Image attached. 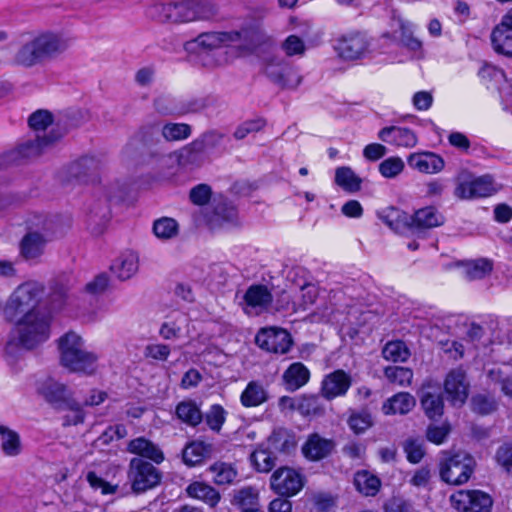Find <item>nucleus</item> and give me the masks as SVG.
<instances>
[{
	"label": "nucleus",
	"instance_id": "obj_64",
	"mask_svg": "<svg viewBox=\"0 0 512 512\" xmlns=\"http://www.w3.org/2000/svg\"><path fill=\"white\" fill-rule=\"evenodd\" d=\"M450 432V427L446 424L441 426L430 425L426 431L427 439L437 445L442 444Z\"/></svg>",
	"mask_w": 512,
	"mask_h": 512
},
{
	"label": "nucleus",
	"instance_id": "obj_51",
	"mask_svg": "<svg viewBox=\"0 0 512 512\" xmlns=\"http://www.w3.org/2000/svg\"><path fill=\"white\" fill-rule=\"evenodd\" d=\"M297 410L304 416H318L325 411L319 396H304L297 404Z\"/></svg>",
	"mask_w": 512,
	"mask_h": 512
},
{
	"label": "nucleus",
	"instance_id": "obj_24",
	"mask_svg": "<svg viewBox=\"0 0 512 512\" xmlns=\"http://www.w3.org/2000/svg\"><path fill=\"white\" fill-rule=\"evenodd\" d=\"M334 441L324 438L318 433L308 436L306 442L302 446V453L305 458L311 461H318L327 457L334 449Z\"/></svg>",
	"mask_w": 512,
	"mask_h": 512
},
{
	"label": "nucleus",
	"instance_id": "obj_55",
	"mask_svg": "<svg viewBox=\"0 0 512 512\" xmlns=\"http://www.w3.org/2000/svg\"><path fill=\"white\" fill-rule=\"evenodd\" d=\"M404 161L397 156L389 157L379 164L380 174L387 179H392L400 175L404 170Z\"/></svg>",
	"mask_w": 512,
	"mask_h": 512
},
{
	"label": "nucleus",
	"instance_id": "obj_27",
	"mask_svg": "<svg viewBox=\"0 0 512 512\" xmlns=\"http://www.w3.org/2000/svg\"><path fill=\"white\" fill-rule=\"evenodd\" d=\"M0 450L6 457H18L23 451L20 434L7 425H0Z\"/></svg>",
	"mask_w": 512,
	"mask_h": 512
},
{
	"label": "nucleus",
	"instance_id": "obj_22",
	"mask_svg": "<svg viewBox=\"0 0 512 512\" xmlns=\"http://www.w3.org/2000/svg\"><path fill=\"white\" fill-rule=\"evenodd\" d=\"M444 390L448 400L454 406L463 405L469 394L466 373L460 368L451 370L446 376Z\"/></svg>",
	"mask_w": 512,
	"mask_h": 512
},
{
	"label": "nucleus",
	"instance_id": "obj_4",
	"mask_svg": "<svg viewBox=\"0 0 512 512\" xmlns=\"http://www.w3.org/2000/svg\"><path fill=\"white\" fill-rule=\"evenodd\" d=\"M45 292L44 285L35 280H28L18 285L4 305V317L10 322L27 316L41 313L38 305Z\"/></svg>",
	"mask_w": 512,
	"mask_h": 512
},
{
	"label": "nucleus",
	"instance_id": "obj_19",
	"mask_svg": "<svg viewBox=\"0 0 512 512\" xmlns=\"http://www.w3.org/2000/svg\"><path fill=\"white\" fill-rule=\"evenodd\" d=\"M189 316L183 312H173L161 323L159 336L166 341H176L181 338L190 337Z\"/></svg>",
	"mask_w": 512,
	"mask_h": 512
},
{
	"label": "nucleus",
	"instance_id": "obj_42",
	"mask_svg": "<svg viewBox=\"0 0 512 512\" xmlns=\"http://www.w3.org/2000/svg\"><path fill=\"white\" fill-rule=\"evenodd\" d=\"M354 484L357 490L366 495L374 496L380 488L379 478L368 471H359L355 474Z\"/></svg>",
	"mask_w": 512,
	"mask_h": 512
},
{
	"label": "nucleus",
	"instance_id": "obj_6",
	"mask_svg": "<svg viewBox=\"0 0 512 512\" xmlns=\"http://www.w3.org/2000/svg\"><path fill=\"white\" fill-rule=\"evenodd\" d=\"M16 327L11 333L7 348L13 345L33 349L50 337V320L43 314H28L15 320Z\"/></svg>",
	"mask_w": 512,
	"mask_h": 512
},
{
	"label": "nucleus",
	"instance_id": "obj_53",
	"mask_svg": "<svg viewBox=\"0 0 512 512\" xmlns=\"http://www.w3.org/2000/svg\"><path fill=\"white\" fill-rule=\"evenodd\" d=\"M69 412L63 416V426H76L83 424L86 413L82 405L74 398L64 406Z\"/></svg>",
	"mask_w": 512,
	"mask_h": 512
},
{
	"label": "nucleus",
	"instance_id": "obj_57",
	"mask_svg": "<svg viewBox=\"0 0 512 512\" xmlns=\"http://www.w3.org/2000/svg\"><path fill=\"white\" fill-rule=\"evenodd\" d=\"M281 49L287 57H302L306 52V46L303 39L297 35H289L281 43Z\"/></svg>",
	"mask_w": 512,
	"mask_h": 512
},
{
	"label": "nucleus",
	"instance_id": "obj_29",
	"mask_svg": "<svg viewBox=\"0 0 512 512\" xmlns=\"http://www.w3.org/2000/svg\"><path fill=\"white\" fill-rule=\"evenodd\" d=\"M282 379L287 390L296 391L309 381L310 371L303 363L295 362L285 370Z\"/></svg>",
	"mask_w": 512,
	"mask_h": 512
},
{
	"label": "nucleus",
	"instance_id": "obj_47",
	"mask_svg": "<svg viewBox=\"0 0 512 512\" xmlns=\"http://www.w3.org/2000/svg\"><path fill=\"white\" fill-rule=\"evenodd\" d=\"M384 376L390 384L406 387L413 379V371L402 366H388L384 369Z\"/></svg>",
	"mask_w": 512,
	"mask_h": 512
},
{
	"label": "nucleus",
	"instance_id": "obj_15",
	"mask_svg": "<svg viewBox=\"0 0 512 512\" xmlns=\"http://www.w3.org/2000/svg\"><path fill=\"white\" fill-rule=\"evenodd\" d=\"M490 41L495 53L512 58V12L510 10L492 29Z\"/></svg>",
	"mask_w": 512,
	"mask_h": 512
},
{
	"label": "nucleus",
	"instance_id": "obj_13",
	"mask_svg": "<svg viewBox=\"0 0 512 512\" xmlns=\"http://www.w3.org/2000/svg\"><path fill=\"white\" fill-rule=\"evenodd\" d=\"M451 505L462 512H491L492 499L480 490H460L450 497Z\"/></svg>",
	"mask_w": 512,
	"mask_h": 512
},
{
	"label": "nucleus",
	"instance_id": "obj_37",
	"mask_svg": "<svg viewBox=\"0 0 512 512\" xmlns=\"http://www.w3.org/2000/svg\"><path fill=\"white\" fill-rule=\"evenodd\" d=\"M462 273L469 281L480 280L490 275L493 262L487 258H478L461 263Z\"/></svg>",
	"mask_w": 512,
	"mask_h": 512
},
{
	"label": "nucleus",
	"instance_id": "obj_44",
	"mask_svg": "<svg viewBox=\"0 0 512 512\" xmlns=\"http://www.w3.org/2000/svg\"><path fill=\"white\" fill-rule=\"evenodd\" d=\"M176 414L181 421L193 427L198 425L203 419L200 409L192 401L180 402L176 407Z\"/></svg>",
	"mask_w": 512,
	"mask_h": 512
},
{
	"label": "nucleus",
	"instance_id": "obj_21",
	"mask_svg": "<svg viewBox=\"0 0 512 512\" xmlns=\"http://www.w3.org/2000/svg\"><path fill=\"white\" fill-rule=\"evenodd\" d=\"M39 394L55 409H64V406L74 399L73 392L64 383L53 378L44 380L39 388Z\"/></svg>",
	"mask_w": 512,
	"mask_h": 512
},
{
	"label": "nucleus",
	"instance_id": "obj_7",
	"mask_svg": "<svg viewBox=\"0 0 512 512\" xmlns=\"http://www.w3.org/2000/svg\"><path fill=\"white\" fill-rule=\"evenodd\" d=\"M262 69L265 76L281 88L294 89L302 82L298 68L279 55L266 57Z\"/></svg>",
	"mask_w": 512,
	"mask_h": 512
},
{
	"label": "nucleus",
	"instance_id": "obj_46",
	"mask_svg": "<svg viewBox=\"0 0 512 512\" xmlns=\"http://www.w3.org/2000/svg\"><path fill=\"white\" fill-rule=\"evenodd\" d=\"M421 405L427 417L432 420L440 418L443 414L444 402L440 394L423 393Z\"/></svg>",
	"mask_w": 512,
	"mask_h": 512
},
{
	"label": "nucleus",
	"instance_id": "obj_17",
	"mask_svg": "<svg viewBox=\"0 0 512 512\" xmlns=\"http://www.w3.org/2000/svg\"><path fill=\"white\" fill-rule=\"evenodd\" d=\"M369 45L370 43L365 34L350 32L337 39L335 49L341 58L356 60L366 54Z\"/></svg>",
	"mask_w": 512,
	"mask_h": 512
},
{
	"label": "nucleus",
	"instance_id": "obj_56",
	"mask_svg": "<svg viewBox=\"0 0 512 512\" xmlns=\"http://www.w3.org/2000/svg\"><path fill=\"white\" fill-rule=\"evenodd\" d=\"M233 503L237 504L241 509L259 506L258 494L252 487H245L235 492Z\"/></svg>",
	"mask_w": 512,
	"mask_h": 512
},
{
	"label": "nucleus",
	"instance_id": "obj_54",
	"mask_svg": "<svg viewBox=\"0 0 512 512\" xmlns=\"http://www.w3.org/2000/svg\"><path fill=\"white\" fill-rule=\"evenodd\" d=\"M403 449L407 460L412 464L419 463L425 455L423 441L419 438L410 437L406 439L403 443Z\"/></svg>",
	"mask_w": 512,
	"mask_h": 512
},
{
	"label": "nucleus",
	"instance_id": "obj_25",
	"mask_svg": "<svg viewBox=\"0 0 512 512\" xmlns=\"http://www.w3.org/2000/svg\"><path fill=\"white\" fill-rule=\"evenodd\" d=\"M379 139L398 147L412 148L417 144L416 134L409 128L391 126L381 129Z\"/></svg>",
	"mask_w": 512,
	"mask_h": 512
},
{
	"label": "nucleus",
	"instance_id": "obj_48",
	"mask_svg": "<svg viewBox=\"0 0 512 512\" xmlns=\"http://www.w3.org/2000/svg\"><path fill=\"white\" fill-rule=\"evenodd\" d=\"M179 226L176 220L169 217H162L154 221L153 233L162 240H170L178 235Z\"/></svg>",
	"mask_w": 512,
	"mask_h": 512
},
{
	"label": "nucleus",
	"instance_id": "obj_31",
	"mask_svg": "<svg viewBox=\"0 0 512 512\" xmlns=\"http://www.w3.org/2000/svg\"><path fill=\"white\" fill-rule=\"evenodd\" d=\"M415 398L408 392H399L387 399L382 410L385 415H405L415 406Z\"/></svg>",
	"mask_w": 512,
	"mask_h": 512
},
{
	"label": "nucleus",
	"instance_id": "obj_8",
	"mask_svg": "<svg viewBox=\"0 0 512 512\" xmlns=\"http://www.w3.org/2000/svg\"><path fill=\"white\" fill-rule=\"evenodd\" d=\"M475 468L474 458L463 451L445 456L440 462L441 479L452 485L466 483Z\"/></svg>",
	"mask_w": 512,
	"mask_h": 512
},
{
	"label": "nucleus",
	"instance_id": "obj_59",
	"mask_svg": "<svg viewBox=\"0 0 512 512\" xmlns=\"http://www.w3.org/2000/svg\"><path fill=\"white\" fill-rule=\"evenodd\" d=\"M225 420L226 411L219 404L212 405L205 416L206 424L215 432H219L221 430Z\"/></svg>",
	"mask_w": 512,
	"mask_h": 512
},
{
	"label": "nucleus",
	"instance_id": "obj_30",
	"mask_svg": "<svg viewBox=\"0 0 512 512\" xmlns=\"http://www.w3.org/2000/svg\"><path fill=\"white\" fill-rule=\"evenodd\" d=\"M114 274L121 280L133 277L139 269V256L134 251L121 254L111 267Z\"/></svg>",
	"mask_w": 512,
	"mask_h": 512
},
{
	"label": "nucleus",
	"instance_id": "obj_33",
	"mask_svg": "<svg viewBox=\"0 0 512 512\" xmlns=\"http://www.w3.org/2000/svg\"><path fill=\"white\" fill-rule=\"evenodd\" d=\"M185 491L189 497L203 501L210 507H215L221 499L220 493L214 487L201 481L190 483Z\"/></svg>",
	"mask_w": 512,
	"mask_h": 512
},
{
	"label": "nucleus",
	"instance_id": "obj_20",
	"mask_svg": "<svg viewBox=\"0 0 512 512\" xmlns=\"http://www.w3.org/2000/svg\"><path fill=\"white\" fill-rule=\"evenodd\" d=\"M352 385L351 376L342 369L335 370L324 376L321 382V396L331 401L337 397H343L347 394Z\"/></svg>",
	"mask_w": 512,
	"mask_h": 512
},
{
	"label": "nucleus",
	"instance_id": "obj_23",
	"mask_svg": "<svg viewBox=\"0 0 512 512\" xmlns=\"http://www.w3.org/2000/svg\"><path fill=\"white\" fill-rule=\"evenodd\" d=\"M244 311L247 314L259 313L267 309L273 301L271 291L262 284L251 285L243 296Z\"/></svg>",
	"mask_w": 512,
	"mask_h": 512
},
{
	"label": "nucleus",
	"instance_id": "obj_1",
	"mask_svg": "<svg viewBox=\"0 0 512 512\" xmlns=\"http://www.w3.org/2000/svg\"><path fill=\"white\" fill-rule=\"evenodd\" d=\"M69 47V39L61 34L44 32L23 41L13 56V63L24 68L43 65L56 59Z\"/></svg>",
	"mask_w": 512,
	"mask_h": 512
},
{
	"label": "nucleus",
	"instance_id": "obj_39",
	"mask_svg": "<svg viewBox=\"0 0 512 512\" xmlns=\"http://www.w3.org/2000/svg\"><path fill=\"white\" fill-rule=\"evenodd\" d=\"M335 183L348 193H356L361 189L362 179L350 167L342 166L335 171Z\"/></svg>",
	"mask_w": 512,
	"mask_h": 512
},
{
	"label": "nucleus",
	"instance_id": "obj_16",
	"mask_svg": "<svg viewBox=\"0 0 512 512\" xmlns=\"http://www.w3.org/2000/svg\"><path fill=\"white\" fill-rule=\"evenodd\" d=\"M303 476L289 467L277 469L271 477V488L279 495L293 496L303 487Z\"/></svg>",
	"mask_w": 512,
	"mask_h": 512
},
{
	"label": "nucleus",
	"instance_id": "obj_60",
	"mask_svg": "<svg viewBox=\"0 0 512 512\" xmlns=\"http://www.w3.org/2000/svg\"><path fill=\"white\" fill-rule=\"evenodd\" d=\"M237 217L236 209L233 206L220 204L211 218L212 225L222 226L225 223H234Z\"/></svg>",
	"mask_w": 512,
	"mask_h": 512
},
{
	"label": "nucleus",
	"instance_id": "obj_3",
	"mask_svg": "<svg viewBox=\"0 0 512 512\" xmlns=\"http://www.w3.org/2000/svg\"><path fill=\"white\" fill-rule=\"evenodd\" d=\"M240 38L241 34L237 31L203 32L196 38L186 41L184 43V50L188 53L198 54L203 66L214 68L222 65L224 58H217L213 52L239 41Z\"/></svg>",
	"mask_w": 512,
	"mask_h": 512
},
{
	"label": "nucleus",
	"instance_id": "obj_10",
	"mask_svg": "<svg viewBox=\"0 0 512 512\" xmlns=\"http://www.w3.org/2000/svg\"><path fill=\"white\" fill-rule=\"evenodd\" d=\"M501 186L495 182L493 176H466L459 180L454 190V195L461 200L490 197L496 194Z\"/></svg>",
	"mask_w": 512,
	"mask_h": 512
},
{
	"label": "nucleus",
	"instance_id": "obj_28",
	"mask_svg": "<svg viewBox=\"0 0 512 512\" xmlns=\"http://www.w3.org/2000/svg\"><path fill=\"white\" fill-rule=\"evenodd\" d=\"M378 217L395 232L402 233L406 229H411L412 216L398 208H384L378 213Z\"/></svg>",
	"mask_w": 512,
	"mask_h": 512
},
{
	"label": "nucleus",
	"instance_id": "obj_14",
	"mask_svg": "<svg viewBox=\"0 0 512 512\" xmlns=\"http://www.w3.org/2000/svg\"><path fill=\"white\" fill-rule=\"evenodd\" d=\"M255 343L259 348L275 354H285L292 346L291 335L282 328H262L255 337Z\"/></svg>",
	"mask_w": 512,
	"mask_h": 512
},
{
	"label": "nucleus",
	"instance_id": "obj_61",
	"mask_svg": "<svg viewBox=\"0 0 512 512\" xmlns=\"http://www.w3.org/2000/svg\"><path fill=\"white\" fill-rule=\"evenodd\" d=\"M53 122V116L48 110H37L29 116L28 124L34 131H45Z\"/></svg>",
	"mask_w": 512,
	"mask_h": 512
},
{
	"label": "nucleus",
	"instance_id": "obj_11",
	"mask_svg": "<svg viewBox=\"0 0 512 512\" xmlns=\"http://www.w3.org/2000/svg\"><path fill=\"white\" fill-rule=\"evenodd\" d=\"M128 477L136 493L145 492L156 487L161 481L160 471L151 463L141 458H133L129 464Z\"/></svg>",
	"mask_w": 512,
	"mask_h": 512
},
{
	"label": "nucleus",
	"instance_id": "obj_18",
	"mask_svg": "<svg viewBox=\"0 0 512 512\" xmlns=\"http://www.w3.org/2000/svg\"><path fill=\"white\" fill-rule=\"evenodd\" d=\"M117 472L118 468L109 462L93 463L87 472L86 480L93 489H100L102 494H113L117 486L112 485L110 480Z\"/></svg>",
	"mask_w": 512,
	"mask_h": 512
},
{
	"label": "nucleus",
	"instance_id": "obj_5",
	"mask_svg": "<svg viewBox=\"0 0 512 512\" xmlns=\"http://www.w3.org/2000/svg\"><path fill=\"white\" fill-rule=\"evenodd\" d=\"M28 232L19 244L20 256L33 263L40 262L45 252L46 244L51 240L54 222L44 215H33L27 221Z\"/></svg>",
	"mask_w": 512,
	"mask_h": 512
},
{
	"label": "nucleus",
	"instance_id": "obj_43",
	"mask_svg": "<svg viewBox=\"0 0 512 512\" xmlns=\"http://www.w3.org/2000/svg\"><path fill=\"white\" fill-rule=\"evenodd\" d=\"M250 460L259 472H269L276 465L275 452L269 448H257L250 456Z\"/></svg>",
	"mask_w": 512,
	"mask_h": 512
},
{
	"label": "nucleus",
	"instance_id": "obj_36",
	"mask_svg": "<svg viewBox=\"0 0 512 512\" xmlns=\"http://www.w3.org/2000/svg\"><path fill=\"white\" fill-rule=\"evenodd\" d=\"M267 444L274 452L289 454L295 450L297 442L294 434L287 429L279 428L268 437Z\"/></svg>",
	"mask_w": 512,
	"mask_h": 512
},
{
	"label": "nucleus",
	"instance_id": "obj_2",
	"mask_svg": "<svg viewBox=\"0 0 512 512\" xmlns=\"http://www.w3.org/2000/svg\"><path fill=\"white\" fill-rule=\"evenodd\" d=\"M60 364L70 372L92 374L96 370L97 355L84 348V341L73 331L58 339Z\"/></svg>",
	"mask_w": 512,
	"mask_h": 512
},
{
	"label": "nucleus",
	"instance_id": "obj_9",
	"mask_svg": "<svg viewBox=\"0 0 512 512\" xmlns=\"http://www.w3.org/2000/svg\"><path fill=\"white\" fill-rule=\"evenodd\" d=\"M218 14V8L208 0H182L174 2V24L209 21Z\"/></svg>",
	"mask_w": 512,
	"mask_h": 512
},
{
	"label": "nucleus",
	"instance_id": "obj_34",
	"mask_svg": "<svg viewBox=\"0 0 512 512\" xmlns=\"http://www.w3.org/2000/svg\"><path fill=\"white\" fill-rule=\"evenodd\" d=\"M128 451L133 454L148 458L159 464L164 460V454L161 449L150 440L144 437H138L129 442Z\"/></svg>",
	"mask_w": 512,
	"mask_h": 512
},
{
	"label": "nucleus",
	"instance_id": "obj_26",
	"mask_svg": "<svg viewBox=\"0 0 512 512\" xmlns=\"http://www.w3.org/2000/svg\"><path fill=\"white\" fill-rule=\"evenodd\" d=\"M408 165L421 173L434 174L440 172L444 166V160L434 153H414L407 159Z\"/></svg>",
	"mask_w": 512,
	"mask_h": 512
},
{
	"label": "nucleus",
	"instance_id": "obj_35",
	"mask_svg": "<svg viewBox=\"0 0 512 512\" xmlns=\"http://www.w3.org/2000/svg\"><path fill=\"white\" fill-rule=\"evenodd\" d=\"M444 223V217L435 207L419 209L412 216L411 229H431Z\"/></svg>",
	"mask_w": 512,
	"mask_h": 512
},
{
	"label": "nucleus",
	"instance_id": "obj_38",
	"mask_svg": "<svg viewBox=\"0 0 512 512\" xmlns=\"http://www.w3.org/2000/svg\"><path fill=\"white\" fill-rule=\"evenodd\" d=\"M267 399L268 393L258 381H250L240 396V402L246 408L260 406Z\"/></svg>",
	"mask_w": 512,
	"mask_h": 512
},
{
	"label": "nucleus",
	"instance_id": "obj_32",
	"mask_svg": "<svg viewBox=\"0 0 512 512\" xmlns=\"http://www.w3.org/2000/svg\"><path fill=\"white\" fill-rule=\"evenodd\" d=\"M212 452V444L204 441H192L183 449L182 458L186 465L195 466L209 458Z\"/></svg>",
	"mask_w": 512,
	"mask_h": 512
},
{
	"label": "nucleus",
	"instance_id": "obj_40",
	"mask_svg": "<svg viewBox=\"0 0 512 512\" xmlns=\"http://www.w3.org/2000/svg\"><path fill=\"white\" fill-rule=\"evenodd\" d=\"M208 470L212 474V479L217 485H229L234 483L238 477L236 468L231 463L215 462Z\"/></svg>",
	"mask_w": 512,
	"mask_h": 512
},
{
	"label": "nucleus",
	"instance_id": "obj_12",
	"mask_svg": "<svg viewBox=\"0 0 512 512\" xmlns=\"http://www.w3.org/2000/svg\"><path fill=\"white\" fill-rule=\"evenodd\" d=\"M224 134L217 130H209L201 134L180 155L182 165L196 164L201 162L202 154L211 149L219 147L223 141Z\"/></svg>",
	"mask_w": 512,
	"mask_h": 512
},
{
	"label": "nucleus",
	"instance_id": "obj_49",
	"mask_svg": "<svg viewBox=\"0 0 512 512\" xmlns=\"http://www.w3.org/2000/svg\"><path fill=\"white\" fill-rule=\"evenodd\" d=\"M61 136V134H55L54 131L43 137L37 136L35 140L27 141L22 145V152L26 156L39 155L46 147L61 138Z\"/></svg>",
	"mask_w": 512,
	"mask_h": 512
},
{
	"label": "nucleus",
	"instance_id": "obj_62",
	"mask_svg": "<svg viewBox=\"0 0 512 512\" xmlns=\"http://www.w3.org/2000/svg\"><path fill=\"white\" fill-rule=\"evenodd\" d=\"M171 354V348L164 343H151L144 348V356L146 358L165 362Z\"/></svg>",
	"mask_w": 512,
	"mask_h": 512
},
{
	"label": "nucleus",
	"instance_id": "obj_52",
	"mask_svg": "<svg viewBox=\"0 0 512 512\" xmlns=\"http://www.w3.org/2000/svg\"><path fill=\"white\" fill-rule=\"evenodd\" d=\"M192 129L186 123H167L162 127V136L167 141H181L191 135Z\"/></svg>",
	"mask_w": 512,
	"mask_h": 512
},
{
	"label": "nucleus",
	"instance_id": "obj_45",
	"mask_svg": "<svg viewBox=\"0 0 512 512\" xmlns=\"http://www.w3.org/2000/svg\"><path fill=\"white\" fill-rule=\"evenodd\" d=\"M349 428L357 435L365 433L373 426V417L367 409L352 411L347 420Z\"/></svg>",
	"mask_w": 512,
	"mask_h": 512
},
{
	"label": "nucleus",
	"instance_id": "obj_41",
	"mask_svg": "<svg viewBox=\"0 0 512 512\" xmlns=\"http://www.w3.org/2000/svg\"><path fill=\"white\" fill-rule=\"evenodd\" d=\"M174 2H153L147 6L145 10L146 16L159 23H173L174 24Z\"/></svg>",
	"mask_w": 512,
	"mask_h": 512
},
{
	"label": "nucleus",
	"instance_id": "obj_63",
	"mask_svg": "<svg viewBox=\"0 0 512 512\" xmlns=\"http://www.w3.org/2000/svg\"><path fill=\"white\" fill-rule=\"evenodd\" d=\"M471 407L474 412L487 415L496 409V402L489 396L478 394L472 398Z\"/></svg>",
	"mask_w": 512,
	"mask_h": 512
},
{
	"label": "nucleus",
	"instance_id": "obj_58",
	"mask_svg": "<svg viewBox=\"0 0 512 512\" xmlns=\"http://www.w3.org/2000/svg\"><path fill=\"white\" fill-rule=\"evenodd\" d=\"M154 108L161 115H179V103L170 95H161L154 100Z\"/></svg>",
	"mask_w": 512,
	"mask_h": 512
},
{
	"label": "nucleus",
	"instance_id": "obj_50",
	"mask_svg": "<svg viewBox=\"0 0 512 512\" xmlns=\"http://www.w3.org/2000/svg\"><path fill=\"white\" fill-rule=\"evenodd\" d=\"M382 356L387 361L405 362L410 357V351L404 342L390 341L384 346Z\"/></svg>",
	"mask_w": 512,
	"mask_h": 512
}]
</instances>
